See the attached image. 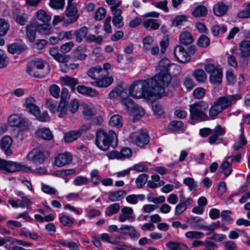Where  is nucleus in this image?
<instances>
[{
    "label": "nucleus",
    "instance_id": "nucleus-3",
    "mask_svg": "<svg viewBox=\"0 0 250 250\" xmlns=\"http://www.w3.org/2000/svg\"><path fill=\"white\" fill-rule=\"evenodd\" d=\"M241 98L239 94L221 96L214 102L209 109V115L214 119L225 109L230 108L236 101Z\"/></svg>",
    "mask_w": 250,
    "mask_h": 250
},
{
    "label": "nucleus",
    "instance_id": "nucleus-43",
    "mask_svg": "<svg viewBox=\"0 0 250 250\" xmlns=\"http://www.w3.org/2000/svg\"><path fill=\"white\" fill-rule=\"evenodd\" d=\"M120 208V206L118 203L113 204L108 206L106 209L105 214L108 216H111L113 214L118 212Z\"/></svg>",
    "mask_w": 250,
    "mask_h": 250
},
{
    "label": "nucleus",
    "instance_id": "nucleus-50",
    "mask_svg": "<svg viewBox=\"0 0 250 250\" xmlns=\"http://www.w3.org/2000/svg\"><path fill=\"white\" fill-rule=\"evenodd\" d=\"M91 181L94 185H97L101 181V178L97 169H94L90 172Z\"/></svg>",
    "mask_w": 250,
    "mask_h": 250
},
{
    "label": "nucleus",
    "instance_id": "nucleus-58",
    "mask_svg": "<svg viewBox=\"0 0 250 250\" xmlns=\"http://www.w3.org/2000/svg\"><path fill=\"white\" fill-rule=\"evenodd\" d=\"M143 48L146 52H147L150 49V46L153 42V38L150 36H147L143 39Z\"/></svg>",
    "mask_w": 250,
    "mask_h": 250
},
{
    "label": "nucleus",
    "instance_id": "nucleus-41",
    "mask_svg": "<svg viewBox=\"0 0 250 250\" xmlns=\"http://www.w3.org/2000/svg\"><path fill=\"white\" fill-rule=\"evenodd\" d=\"M61 80L65 85L70 86L73 90L75 89V86L78 83V81L76 79L68 76L62 77Z\"/></svg>",
    "mask_w": 250,
    "mask_h": 250
},
{
    "label": "nucleus",
    "instance_id": "nucleus-2",
    "mask_svg": "<svg viewBox=\"0 0 250 250\" xmlns=\"http://www.w3.org/2000/svg\"><path fill=\"white\" fill-rule=\"evenodd\" d=\"M111 65L109 63H105L103 65H96L89 68L86 74L88 77L95 81L90 82V84L97 87H106L110 85L113 82V79L108 76V70Z\"/></svg>",
    "mask_w": 250,
    "mask_h": 250
},
{
    "label": "nucleus",
    "instance_id": "nucleus-16",
    "mask_svg": "<svg viewBox=\"0 0 250 250\" xmlns=\"http://www.w3.org/2000/svg\"><path fill=\"white\" fill-rule=\"evenodd\" d=\"M65 16L68 18V20H64V22L67 25L75 22L79 17L78 9L76 6L74 4H68L65 11Z\"/></svg>",
    "mask_w": 250,
    "mask_h": 250
},
{
    "label": "nucleus",
    "instance_id": "nucleus-14",
    "mask_svg": "<svg viewBox=\"0 0 250 250\" xmlns=\"http://www.w3.org/2000/svg\"><path fill=\"white\" fill-rule=\"evenodd\" d=\"M212 135L208 138V142L210 144L215 143L218 144L223 142V139L220 137L225 134L226 131L224 128L220 125H218L212 131Z\"/></svg>",
    "mask_w": 250,
    "mask_h": 250
},
{
    "label": "nucleus",
    "instance_id": "nucleus-5",
    "mask_svg": "<svg viewBox=\"0 0 250 250\" xmlns=\"http://www.w3.org/2000/svg\"><path fill=\"white\" fill-rule=\"evenodd\" d=\"M170 65V61L167 58L162 59L157 67L159 71L157 74L152 78L155 79L156 82L164 89L170 83L171 76L168 73V68Z\"/></svg>",
    "mask_w": 250,
    "mask_h": 250
},
{
    "label": "nucleus",
    "instance_id": "nucleus-15",
    "mask_svg": "<svg viewBox=\"0 0 250 250\" xmlns=\"http://www.w3.org/2000/svg\"><path fill=\"white\" fill-rule=\"evenodd\" d=\"M174 54L177 61L181 63H186L190 61V56L181 45H177L175 47Z\"/></svg>",
    "mask_w": 250,
    "mask_h": 250
},
{
    "label": "nucleus",
    "instance_id": "nucleus-42",
    "mask_svg": "<svg viewBox=\"0 0 250 250\" xmlns=\"http://www.w3.org/2000/svg\"><path fill=\"white\" fill-rule=\"evenodd\" d=\"M143 25L146 28L150 27L152 30H156L160 26V23L157 22V20L153 19H149L145 21Z\"/></svg>",
    "mask_w": 250,
    "mask_h": 250
},
{
    "label": "nucleus",
    "instance_id": "nucleus-11",
    "mask_svg": "<svg viewBox=\"0 0 250 250\" xmlns=\"http://www.w3.org/2000/svg\"><path fill=\"white\" fill-rule=\"evenodd\" d=\"M129 138L133 144L141 147H144L149 142L148 135L141 131L131 133Z\"/></svg>",
    "mask_w": 250,
    "mask_h": 250
},
{
    "label": "nucleus",
    "instance_id": "nucleus-32",
    "mask_svg": "<svg viewBox=\"0 0 250 250\" xmlns=\"http://www.w3.org/2000/svg\"><path fill=\"white\" fill-rule=\"evenodd\" d=\"M181 43L185 45H188L193 41V38L190 33L188 31L182 32L179 37Z\"/></svg>",
    "mask_w": 250,
    "mask_h": 250
},
{
    "label": "nucleus",
    "instance_id": "nucleus-35",
    "mask_svg": "<svg viewBox=\"0 0 250 250\" xmlns=\"http://www.w3.org/2000/svg\"><path fill=\"white\" fill-rule=\"evenodd\" d=\"M109 125L118 128L122 127L123 125L122 116L118 114L113 115L110 119Z\"/></svg>",
    "mask_w": 250,
    "mask_h": 250
},
{
    "label": "nucleus",
    "instance_id": "nucleus-59",
    "mask_svg": "<svg viewBox=\"0 0 250 250\" xmlns=\"http://www.w3.org/2000/svg\"><path fill=\"white\" fill-rule=\"evenodd\" d=\"M247 143L243 134H241L239 137V140L236 142L233 146L234 150H237L242 148Z\"/></svg>",
    "mask_w": 250,
    "mask_h": 250
},
{
    "label": "nucleus",
    "instance_id": "nucleus-12",
    "mask_svg": "<svg viewBox=\"0 0 250 250\" xmlns=\"http://www.w3.org/2000/svg\"><path fill=\"white\" fill-rule=\"evenodd\" d=\"M127 90L124 89L121 85H118L117 87L112 90L109 94V96L110 98H117L120 97L121 100V103L125 106L124 103L125 101H133L128 96L130 95L129 92H127Z\"/></svg>",
    "mask_w": 250,
    "mask_h": 250
},
{
    "label": "nucleus",
    "instance_id": "nucleus-18",
    "mask_svg": "<svg viewBox=\"0 0 250 250\" xmlns=\"http://www.w3.org/2000/svg\"><path fill=\"white\" fill-rule=\"evenodd\" d=\"M135 219L133 209L130 207H125L121 209L118 219L121 222H124L128 220L133 221Z\"/></svg>",
    "mask_w": 250,
    "mask_h": 250
},
{
    "label": "nucleus",
    "instance_id": "nucleus-45",
    "mask_svg": "<svg viewBox=\"0 0 250 250\" xmlns=\"http://www.w3.org/2000/svg\"><path fill=\"white\" fill-rule=\"evenodd\" d=\"M103 40V37L101 35L96 36L93 34H89L85 38V41L86 42L89 43L95 42L98 44H101Z\"/></svg>",
    "mask_w": 250,
    "mask_h": 250
},
{
    "label": "nucleus",
    "instance_id": "nucleus-26",
    "mask_svg": "<svg viewBox=\"0 0 250 250\" xmlns=\"http://www.w3.org/2000/svg\"><path fill=\"white\" fill-rule=\"evenodd\" d=\"M202 221L200 217L196 216L191 217L188 222L193 228L204 230L205 225L201 223Z\"/></svg>",
    "mask_w": 250,
    "mask_h": 250
},
{
    "label": "nucleus",
    "instance_id": "nucleus-4",
    "mask_svg": "<svg viewBox=\"0 0 250 250\" xmlns=\"http://www.w3.org/2000/svg\"><path fill=\"white\" fill-rule=\"evenodd\" d=\"M95 143L101 150L105 151L110 147H116L118 144L117 136L113 130H109L107 133L101 128L98 129L96 133Z\"/></svg>",
    "mask_w": 250,
    "mask_h": 250
},
{
    "label": "nucleus",
    "instance_id": "nucleus-39",
    "mask_svg": "<svg viewBox=\"0 0 250 250\" xmlns=\"http://www.w3.org/2000/svg\"><path fill=\"white\" fill-rule=\"evenodd\" d=\"M36 16L38 20L43 23H47L51 20V16L42 9L37 12Z\"/></svg>",
    "mask_w": 250,
    "mask_h": 250
},
{
    "label": "nucleus",
    "instance_id": "nucleus-30",
    "mask_svg": "<svg viewBox=\"0 0 250 250\" xmlns=\"http://www.w3.org/2000/svg\"><path fill=\"white\" fill-rule=\"evenodd\" d=\"M88 33V28L86 26H83L79 30H76L74 35L76 37V41L78 42H81L83 39H85Z\"/></svg>",
    "mask_w": 250,
    "mask_h": 250
},
{
    "label": "nucleus",
    "instance_id": "nucleus-7",
    "mask_svg": "<svg viewBox=\"0 0 250 250\" xmlns=\"http://www.w3.org/2000/svg\"><path fill=\"white\" fill-rule=\"evenodd\" d=\"M44 67V63L42 61H33L28 63L26 71L31 76L43 78L49 73V69Z\"/></svg>",
    "mask_w": 250,
    "mask_h": 250
},
{
    "label": "nucleus",
    "instance_id": "nucleus-46",
    "mask_svg": "<svg viewBox=\"0 0 250 250\" xmlns=\"http://www.w3.org/2000/svg\"><path fill=\"white\" fill-rule=\"evenodd\" d=\"M22 116L18 114H13L8 118V122L12 126H19Z\"/></svg>",
    "mask_w": 250,
    "mask_h": 250
},
{
    "label": "nucleus",
    "instance_id": "nucleus-60",
    "mask_svg": "<svg viewBox=\"0 0 250 250\" xmlns=\"http://www.w3.org/2000/svg\"><path fill=\"white\" fill-rule=\"evenodd\" d=\"M225 33L227 31V28L224 26L220 27L219 25L215 24L211 27V31L214 36H217L219 33V31Z\"/></svg>",
    "mask_w": 250,
    "mask_h": 250
},
{
    "label": "nucleus",
    "instance_id": "nucleus-29",
    "mask_svg": "<svg viewBox=\"0 0 250 250\" xmlns=\"http://www.w3.org/2000/svg\"><path fill=\"white\" fill-rule=\"evenodd\" d=\"M58 243L63 247H67L70 250H79L80 249V244L72 241L61 239L58 241Z\"/></svg>",
    "mask_w": 250,
    "mask_h": 250
},
{
    "label": "nucleus",
    "instance_id": "nucleus-44",
    "mask_svg": "<svg viewBox=\"0 0 250 250\" xmlns=\"http://www.w3.org/2000/svg\"><path fill=\"white\" fill-rule=\"evenodd\" d=\"M167 247L170 250H183L186 246L181 243L170 241L166 244Z\"/></svg>",
    "mask_w": 250,
    "mask_h": 250
},
{
    "label": "nucleus",
    "instance_id": "nucleus-62",
    "mask_svg": "<svg viewBox=\"0 0 250 250\" xmlns=\"http://www.w3.org/2000/svg\"><path fill=\"white\" fill-rule=\"evenodd\" d=\"M210 41L209 38L205 36H201L198 42V45L201 47H206L209 44Z\"/></svg>",
    "mask_w": 250,
    "mask_h": 250
},
{
    "label": "nucleus",
    "instance_id": "nucleus-23",
    "mask_svg": "<svg viewBox=\"0 0 250 250\" xmlns=\"http://www.w3.org/2000/svg\"><path fill=\"white\" fill-rule=\"evenodd\" d=\"M240 51V57H249L250 56V40H244L239 44Z\"/></svg>",
    "mask_w": 250,
    "mask_h": 250
},
{
    "label": "nucleus",
    "instance_id": "nucleus-6",
    "mask_svg": "<svg viewBox=\"0 0 250 250\" xmlns=\"http://www.w3.org/2000/svg\"><path fill=\"white\" fill-rule=\"evenodd\" d=\"M208 106V103L204 101H200L190 104L189 111L191 119L199 122L208 120V117L206 111Z\"/></svg>",
    "mask_w": 250,
    "mask_h": 250
},
{
    "label": "nucleus",
    "instance_id": "nucleus-34",
    "mask_svg": "<svg viewBox=\"0 0 250 250\" xmlns=\"http://www.w3.org/2000/svg\"><path fill=\"white\" fill-rule=\"evenodd\" d=\"M56 111L59 112L58 116L60 118H64L68 114V112L70 111L67 103L61 101Z\"/></svg>",
    "mask_w": 250,
    "mask_h": 250
},
{
    "label": "nucleus",
    "instance_id": "nucleus-20",
    "mask_svg": "<svg viewBox=\"0 0 250 250\" xmlns=\"http://www.w3.org/2000/svg\"><path fill=\"white\" fill-rule=\"evenodd\" d=\"M8 51L13 54L20 53L26 49V45L21 41H18L8 46Z\"/></svg>",
    "mask_w": 250,
    "mask_h": 250
},
{
    "label": "nucleus",
    "instance_id": "nucleus-17",
    "mask_svg": "<svg viewBox=\"0 0 250 250\" xmlns=\"http://www.w3.org/2000/svg\"><path fill=\"white\" fill-rule=\"evenodd\" d=\"M72 161V154L67 152L58 154L54 159V164L58 167H63L71 163Z\"/></svg>",
    "mask_w": 250,
    "mask_h": 250
},
{
    "label": "nucleus",
    "instance_id": "nucleus-48",
    "mask_svg": "<svg viewBox=\"0 0 250 250\" xmlns=\"http://www.w3.org/2000/svg\"><path fill=\"white\" fill-rule=\"evenodd\" d=\"M186 236L190 239H198L202 238L204 234V233L198 231H189L186 233Z\"/></svg>",
    "mask_w": 250,
    "mask_h": 250
},
{
    "label": "nucleus",
    "instance_id": "nucleus-33",
    "mask_svg": "<svg viewBox=\"0 0 250 250\" xmlns=\"http://www.w3.org/2000/svg\"><path fill=\"white\" fill-rule=\"evenodd\" d=\"M184 124L182 121H173L169 123L167 127V130L175 132L183 130Z\"/></svg>",
    "mask_w": 250,
    "mask_h": 250
},
{
    "label": "nucleus",
    "instance_id": "nucleus-13",
    "mask_svg": "<svg viewBox=\"0 0 250 250\" xmlns=\"http://www.w3.org/2000/svg\"><path fill=\"white\" fill-rule=\"evenodd\" d=\"M124 103L125 104L126 109L132 114L136 119H138L144 115V109L134 103L133 101H125Z\"/></svg>",
    "mask_w": 250,
    "mask_h": 250
},
{
    "label": "nucleus",
    "instance_id": "nucleus-37",
    "mask_svg": "<svg viewBox=\"0 0 250 250\" xmlns=\"http://www.w3.org/2000/svg\"><path fill=\"white\" fill-rule=\"evenodd\" d=\"M208 13L207 8L204 5H199L192 12V15L196 18L205 17Z\"/></svg>",
    "mask_w": 250,
    "mask_h": 250
},
{
    "label": "nucleus",
    "instance_id": "nucleus-40",
    "mask_svg": "<svg viewBox=\"0 0 250 250\" xmlns=\"http://www.w3.org/2000/svg\"><path fill=\"white\" fill-rule=\"evenodd\" d=\"M37 31L41 34L44 35H48L51 33V27L50 24L47 23L43 24H37L36 25Z\"/></svg>",
    "mask_w": 250,
    "mask_h": 250
},
{
    "label": "nucleus",
    "instance_id": "nucleus-36",
    "mask_svg": "<svg viewBox=\"0 0 250 250\" xmlns=\"http://www.w3.org/2000/svg\"><path fill=\"white\" fill-rule=\"evenodd\" d=\"M83 114L85 119L89 120L95 115L96 111L87 104L83 105Z\"/></svg>",
    "mask_w": 250,
    "mask_h": 250
},
{
    "label": "nucleus",
    "instance_id": "nucleus-56",
    "mask_svg": "<svg viewBox=\"0 0 250 250\" xmlns=\"http://www.w3.org/2000/svg\"><path fill=\"white\" fill-rule=\"evenodd\" d=\"M9 24L3 19H0V36L5 35L9 28Z\"/></svg>",
    "mask_w": 250,
    "mask_h": 250
},
{
    "label": "nucleus",
    "instance_id": "nucleus-19",
    "mask_svg": "<svg viewBox=\"0 0 250 250\" xmlns=\"http://www.w3.org/2000/svg\"><path fill=\"white\" fill-rule=\"evenodd\" d=\"M14 21L18 24L23 26L26 24L28 20V15L26 13H21L18 9L12 13Z\"/></svg>",
    "mask_w": 250,
    "mask_h": 250
},
{
    "label": "nucleus",
    "instance_id": "nucleus-52",
    "mask_svg": "<svg viewBox=\"0 0 250 250\" xmlns=\"http://www.w3.org/2000/svg\"><path fill=\"white\" fill-rule=\"evenodd\" d=\"M187 208L186 203L184 201L180 202L175 207V215L178 216L182 214L186 210Z\"/></svg>",
    "mask_w": 250,
    "mask_h": 250
},
{
    "label": "nucleus",
    "instance_id": "nucleus-1",
    "mask_svg": "<svg viewBox=\"0 0 250 250\" xmlns=\"http://www.w3.org/2000/svg\"><path fill=\"white\" fill-rule=\"evenodd\" d=\"M130 96L135 98H144L156 100L166 95L165 90L152 78L134 82L128 89Z\"/></svg>",
    "mask_w": 250,
    "mask_h": 250
},
{
    "label": "nucleus",
    "instance_id": "nucleus-9",
    "mask_svg": "<svg viewBox=\"0 0 250 250\" xmlns=\"http://www.w3.org/2000/svg\"><path fill=\"white\" fill-rule=\"evenodd\" d=\"M204 69L207 73L210 74L209 80L210 83L215 85L221 84L222 81V70L216 67L212 63L206 64Z\"/></svg>",
    "mask_w": 250,
    "mask_h": 250
},
{
    "label": "nucleus",
    "instance_id": "nucleus-38",
    "mask_svg": "<svg viewBox=\"0 0 250 250\" xmlns=\"http://www.w3.org/2000/svg\"><path fill=\"white\" fill-rule=\"evenodd\" d=\"M80 133L77 130H72L64 134V140L65 142H72L80 137Z\"/></svg>",
    "mask_w": 250,
    "mask_h": 250
},
{
    "label": "nucleus",
    "instance_id": "nucleus-31",
    "mask_svg": "<svg viewBox=\"0 0 250 250\" xmlns=\"http://www.w3.org/2000/svg\"><path fill=\"white\" fill-rule=\"evenodd\" d=\"M126 194L125 191L123 190H119L111 192L108 198L112 202H115L120 200Z\"/></svg>",
    "mask_w": 250,
    "mask_h": 250
},
{
    "label": "nucleus",
    "instance_id": "nucleus-25",
    "mask_svg": "<svg viewBox=\"0 0 250 250\" xmlns=\"http://www.w3.org/2000/svg\"><path fill=\"white\" fill-rule=\"evenodd\" d=\"M37 136L46 140H51L53 137V135L48 128H42L38 129L36 131Z\"/></svg>",
    "mask_w": 250,
    "mask_h": 250
},
{
    "label": "nucleus",
    "instance_id": "nucleus-53",
    "mask_svg": "<svg viewBox=\"0 0 250 250\" xmlns=\"http://www.w3.org/2000/svg\"><path fill=\"white\" fill-rule=\"evenodd\" d=\"M89 180L86 177L79 176H77L73 181V184L75 186H79L82 185H87Z\"/></svg>",
    "mask_w": 250,
    "mask_h": 250
},
{
    "label": "nucleus",
    "instance_id": "nucleus-49",
    "mask_svg": "<svg viewBox=\"0 0 250 250\" xmlns=\"http://www.w3.org/2000/svg\"><path fill=\"white\" fill-rule=\"evenodd\" d=\"M65 4L64 0H50L49 5L55 9H62Z\"/></svg>",
    "mask_w": 250,
    "mask_h": 250
},
{
    "label": "nucleus",
    "instance_id": "nucleus-10",
    "mask_svg": "<svg viewBox=\"0 0 250 250\" xmlns=\"http://www.w3.org/2000/svg\"><path fill=\"white\" fill-rule=\"evenodd\" d=\"M26 167L19 163L7 161L0 158V170L8 173H14L24 170Z\"/></svg>",
    "mask_w": 250,
    "mask_h": 250
},
{
    "label": "nucleus",
    "instance_id": "nucleus-55",
    "mask_svg": "<svg viewBox=\"0 0 250 250\" xmlns=\"http://www.w3.org/2000/svg\"><path fill=\"white\" fill-rule=\"evenodd\" d=\"M148 176L146 174H140L136 180V184L138 188H142L147 182Z\"/></svg>",
    "mask_w": 250,
    "mask_h": 250
},
{
    "label": "nucleus",
    "instance_id": "nucleus-28",
    "mask_svg": "<svg viewBox=\"0 0 250 250\" xmlns=\"http://www.w3.org/2000/svg\"><path fill=\"white\" fill-rule=\"evenodd\" d=\"M36 27L33 24H28L26 26V35L30 42L35 41L36 34Z\"/></svg>",
    "mask_w": 250,
    "mask_h": 250
},
{
    "label": "nucleus",
    "instance_id": "nucleus-63",
    "mask_svg": "<svg viewBox=\"0 0 250 250\" xmlns=\"http://www.w3.org/2000/svg\"><path fill=\"white\" fill-rule=\"evenodd\" d=\"M49 92L55 98H58L60 96V89L56 84H53L50 86Z\"/></svg>",
    "mask_w": 250,
    "mask_h": 250
},
{
    "label": "nucleus",
    "instance_id": "nucleus-24",
    "mask_svg": "<svg viewBox=\"0 0 250 250\" xmlns=\"http://www.w3.org/2000/svg\"><path fill=\"white\" fill-rule=\"evenodd\" d=\"M228 10V6L224 2H218L213 7V12L217 16H222L225 15Z\"/></svg>",
    "mask_w": 250,
    "mask_h": 250
},
{
    "label": "nucleus",
    "instance_id": "nucleus-47",
    "mask_svg": "<svg viewBox=\"0 0 250 250\" xmlns=\"http://www.w3.org/2000/svg\"><path fill=\"white\" fill-rule=\"evenodd\" d=\"M183 183L188 187L190 191L195 190L197 188V184L191 177H187L184 179Z\"/></svg>",
    "mask_w": 250,
    "mask_h": 250
},
{
    "label": "nucleus",
    "instance_id": "nucleus-61",
    "mask_svg": "<svg viewBox=\"0 0 250 250\" xmlns=\"http://www.w3.org/2000/svg\"><path fill=\"white\" fill-rule=\"evenodd\" d=\"M58 38L59 41H62L65 39L67 40L71 39L72 38V31H61L58 33Z\"/></svg>",
    "mask_w": 250,
    "mask_h": 250
},
{
    "label": "nucleus",
    "instance_id": "nucleus-8",
    "mask_svg": "<svg viewBox=\"0 0 250 250\" xmlns=\"http://www.w3.org/2000/svg\"><path fill=\"white\" fill-rule=\"evenodd\" d=\"M49 156V152L41 147L32 149L27 155L26 158L33 164L38 165L42 164Z\"/></svg>",
    "mask_w": 250,
    "mask_h": 250
},
{
    "label": "nucleus",
    "instance_id": "nucleus-57",
    "mask_svg": "<svg viewBox=\"0 0 250 250\" xmlns=\"http://www.w3.org/2000/svg\"><path fill=\"white\" fill-rule=\"evenodd\" d=\"M9 62L6 54L0 50V68H3L7 66Z\"/></svg>",
    "mask_w": 250,
    "mask_h": 250
},
{
    "label": "nucleus",
    "instance_id": "nucleus-21",
    "mask_svg": "<svg viewBox=\"0 0 250 250\" xmlns=\"http://www.w3.org/2000/svg\"><path fill=\"white\" fill-rule=\"evenodd\" d=\"M49 53L55 60L60 62L64 63L67 62L70 58V56L69 55L59 53L58 48L55 47L50 49Z\"/></svg>",
    "mask_w": 250,
    "mask_h": 250
},
{
    "label": "nucleus",
    "instance_id": "nucleus-22",
    "mask_svg": "<svg viewBox=\"0 0 250 250\" xmlns=\"http://www.w3.org/2000/svg\"><path fill=\"white\" fill-rule=\"evenodd\" d=\"M12 143V139L9 136L3 137L0 142L1 148L4 151L6 154L9 156L12 154V150L10 148Z\"/></svg>",
    "mask_w": 250,
    "mask_h": 250
},
{
    "label": "nucleus",
    "instance_id": "nucleus-27",
    "mask_svg": "<svg viewBox=\"0 0 250 250\" xmlns=\"http://www.w3.org/2000/svg\"><path fill=\"white\" fill-rule=\"evenodd\" d=\"M192 76L197 82L201 83H204L207 79V76L205 72L202 69L195 70L193 72Z\"/></svg>",
    "mask_w": 250,
    "mask_h": 250
},
{
    "label": "nucleus",
    "instance_id": "nucleus-64",
    "mask_svg": "<svg viewBox=\"0 0 250 250\" xmlns=\"http://www.w3.org/2000/svg\"><path fill=\"white\" fill-rule=\"evenodd\" d=\"M239 18H250V2L246 6V9L239 12L237 14Z\"/></svg>",
    "mask_w": 250,
    "mask_h": 250
},
{
    "label": "nucleus",
    "instance_id": "nucleus-54",
    "mask_svg": "<svg viewBox=\"0 0 250 250\" xmlns=\"http://www.w3.org/2000/svg\"><path fill=\"white\" fill-rule=\"evenodd\" d=\"M46 106L49 109L50 112L54 114L57 109V103L51 99H47L46 100Z\"/></svg>",
    "mask_w": 250,
    "mask_h": 250
},
{
    "label": "nucleus",
    "instance_id": "nucleus-51",
    "mask_svg": "<svg viewBox=\"0 0 250 250\" xmlns=\"http://www.w3.org/2000/svg\"><path fill=\"white\" fill-rule=\"evenodd\" d=\"M188 17L185 15H178L176 16L172 21V25L176 27L182 24L183 22L187 21Z\"/></svg>",
    "mask_w": 250,
    "mask_h": 250
}]
</instances>
